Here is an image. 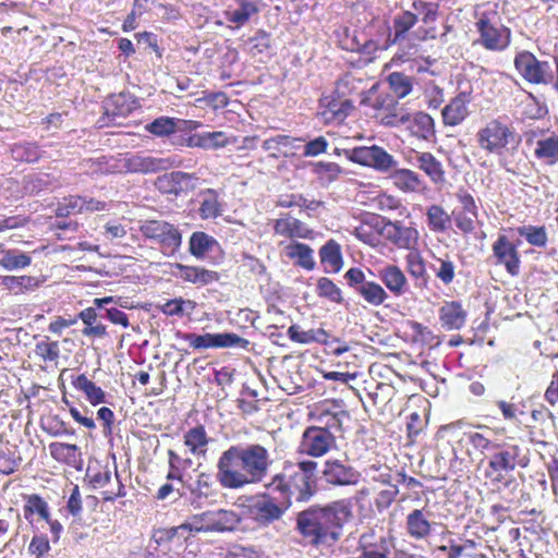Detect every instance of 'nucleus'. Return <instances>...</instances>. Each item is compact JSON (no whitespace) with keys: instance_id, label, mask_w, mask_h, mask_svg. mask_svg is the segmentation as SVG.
<instances>
[{"instance_id":"nucleus-44","label":"nucleus","mask_w":558,"mask_h":558,"mask_svg":"<svg viewBox=\"0 0 558 558\" xmlns=\"http://www.w3.org/2000/svg\"><path fill=\"white\" fill-rule=\"evenodd\" d=\"M43 282V279L28 275L1 277V286L15 295L34 291L38 289Z\"/></svg>"},{"instance_id":"nucleus-19","label":"nucleus","mask_w":558,"mask_h":558,"mask_svg":"<svg viewBox=\"0 0 558 558\" xmlns=\"http://www.w3.org/2000/svg\"><path fill=\"white\" fill-rule=\"evenodd\" d=\"M353 108L352 100L340 95L337 90L319 99V114L327 124L343 122Z\"/></svg>"},{"instance_id":"nucleus-52","label":"nucleus","mask_w":558,"mask_h":558,"mask_svg":"<svg viewBox=\"0 0 558 558\" xmlns=\"http://www.w3.org/2000/svg\"><path fill=\"white\" fill-rule=\"evenodd\" d=\"M10 153L15 161L27 163L37 162L43 156L39 145L34 142L15 143L11 146Z\"/></svg>"},{"instance_id":"nucleus-55","label":"nucleus","mask_w":558,"mask_h":558,"mask_svg":"<svg viewBox=\"0 0 558 558\" xmlns=\"http://www.w3.org/2000/svg\"><path fill=\"white\" fill-rule=\"evenodd\" d=\"M350 499L352 501V507L354 505L357 507V512L362 520L373 519L376 517L377 511L372 499V488L363 487L356 492L353 498Z\"/></svg>"},{"instance_id":"nucleus-6","label":"nucleus","mask_w":558,"mask_h":558,"mask_svg":"<svg viewBox=\"0 0 558 558\" xmlns=\"http://www.w3.org/2000/svg\"><path fill=\"white\" fill-rule=\"evenodd\" d=\"M473 26L477 35L473 44L486 51L504 52L512 43V31L496 9L476 11Z\"/></svg>"},{"instance_id":"nucleus-2","label":"nucleus","mask_w":558,"mask_h":558,"mask_svg":"<svg viewBox=\"0 0 558 558\" xmlns=\"http://www.w3.org/2000/svg\"><path fill=\"white\" fill-rule=\"evenodd\" d=\"M352 518L351 499H339L325 507L312 506L299 512L296 530L312 545L331 544L340 538L343 525Z\"/></svg>"},{"instance_id":"nucleus-12","label":"nucleus","mask_w":558,"mask_h":558,"mask_svg":"<svg viewBox=\"0 0 558 558\" xmlns=\"http://www.w3.org/2000/svg\"><path fill=\"white\" fill-rule=\"evenodd\" d=\"M178 337L186 342L195 350H205L210 348H242L246 349L250 341L233 332L225 333H204L197 335L193 332L179 333Z\"/></svg>"},{"instance_id":"nucleus-14","label":"nucleus","mask_w":558,"mask_h":558,"mask_svg":"<svg viewBox=\"0 0 558 558\" xmlns=\"http://www.w3.org/2000/svg\"><path fill=\"white\" fill-rule=\"evenodd\" d=\"M173 166L170 158H158L143 154H121V174H150L167 170Z\"/></svg>"},{"instance_id":"nucleus-27","label":"nucleus","mask_w":558,"mask_h":558,"mask_svg":"<svg viewBox=\"0 0 558 558\" xmlns=\"http://www.w3.org/2000/svg\"><path fill=\"white\" fill-rule=\"evenodd\" d=\"M433 525L424 509H413L405 517V534L416 542L427 541L433 534Z\"/></svg>"},{"instance_id":"nucleus-58","label":"nucleus","mask_w":558,"mask_h":558,"mask_svg":"<svg viewBox=\"0 0 558 558\" xmlns=\"http://www.w3.org/2000/svg\"><path fill=\"white\" fill-rule=\"evenodd\" d=\"M435 262L438 266H433L435 277L444 284L450 286L456 278V264L451 259L449 254H445L444 257H435Z\"/></svg>"},{"instance_id":"nucleus-15","label":"nucleus","mask_w":558,"mask_h":558,"mask_svg":"<svg viewBox=\"0 0 558 558\" xmlns=\"http://www.w3.org/2000/svg\"><path fill=\"white\" fill-rule=\"evenodd\" d=\"M383 229L384 239L399 250L411 251L420 246V231L412 225L385 218Z\"/></svg>"},{"instance_id":"nucleus-4","label":"nucleus","mask_w":558,"mask_h":558,"mask_svg":"<svg viewBox=\"0 0 558 558\" xmlns=\"http://www.w3.org/2000/svg\"><path fill=\"white\" fill-rule=\"evenodd\" d=\"M475 143L485 155L497 157L499 165L506 167V157L518 150L521 136L507 117L499 116L477 129Z\"/></svg>"},{"instance_id":"nucleus-54","label":"nucleus","mask_w":558,"mask_h":558,"mask_svg":"<svg viewBox=\"0 0 558 558\" xmlns=\"http://www.w3.org/2000/svg\"><path fill=\"white\" fill-rule=\"evenodd\" d=\"M392 180L395 185L403 192H416L424 183L418 173L405 168L396 170Z\"/></svg>"},{"instance_id":"nucleus-22","label":"nucleus","mask_w":558,"mask_h":558,"mask_svg":"<svg viewBox=\"0 0 558 558\" xmlns=\"http://www.w3.org/2000/svg\"><path fill=\"white\" fill-rule=\"evenodd\" d=\"M171 275L185 283L205 287L220 280V274L203 266L173 263L170 265Z\"/></svg>"},{"instance_id":"nucleus-16","label":"nucleus","mask_w":558,"mask_h":558,"mask_svg":"<svg viewBox=\"0 0 558 558\" xmlns=\"http://www.w3.org/2000/svg\"><path fill=\"white\" fill-rule=\"evenodd\" d=\"M336 442V437L324 428L308 426L303 432L299 452L313 458L325 456Z\"/></svg>"},{"instance_id":"nucleus-57","label":"nucleus","mask_w":558,"mask_h":558,"mask_svg":"<svg viewBox=\"0 0 558 558\" xmlns=\"http://www.w3.org/2000/svg\"><path fill=\"white\" fill-rule=\"evenodd\" d=\"M168 454V464L169 470L167 473L166 478L168 481H183V473L191 468L192 460L189 458H182L179 453H177L174 450L169 449L167 451Z\"/></svg>"},{"instance_id":"nucleus-41","label":"nucleus","mask_w":558,"mask_h":558,"mask_svg":"<svg viewBox=\"0 0 558 558\" xmlns=\"http://www.w3.org/2000/svg\"><path fill=\"white\" fill-rule=\"evenodd\" d=\"M49 452L53 460L72 468H77L82 462L81 449L74 444L51 442L49 444Z\"/></svg>"},{"instance_id":"nucleus-63","label":"nucleus","mask_w":558,"mask_h":558,"mask_svg":"<svg viewBox=\"0 0 558 558\" xmlns=\"http://www.w3.org/2000/svg\"><path fill=\"white\" fill-rule=\"evenodd\" d=\"M294 141L295 138L289 135L279 134L274 137L265 140L262 144V148L265 151H268L271 157L278 158L281 155H287L284 149H291Z\"/></svg>"},{"instance_id":"nucleus-31","label":"nucleus","mask_w":558,"mask_h":558,"mask_svg":"<svg viewBox=\"0 0 558 558\" xmlns=\"http://www.w3.org/2000/svg\"><path fill=\"white\" fill-rule=\"evenodd\" d=\"M85 173L92 177L121 174V154L117 156H100L82 161Z\"/></svg>"},{"instance_id":"nucleus-56","label":"nucleus","mask_w":558,"mask_h":558,"mask_svg":"<svg viewBox=\"0 0 558 558\" xmlns=\"http://www.w3.org/2000/svg\"><path fill=\"white\" fill-rule=\"evenodd\" d=\"M216 244V240L203 231L193 232L189 241V252L197 259L204 258L205 255Z\"/></svg>"},{"instance_id":"nucleus-36","label":"nucleus","mask_w":558,"mask_h":558,"mask_svg":"<svg viewBox=\"0 0 558 558\" xmlns=\"http://www.w3.org/2000/svg\"><path fill=\"white\" fill-rule=\"evenodd\" d=\"M415 162L417 168L422 170L434 184L445 182L446 171L444 166L432 153L416 151Z\"/></svg>"},{"instance_id":"nucleus-33","label":"nucleus","mask_w":558,"mask_h":558,"mask_svg":"<svg viewBox=\"0 0 558 558\" xmlns=\"http://www.w3.org/2000/svg\"><path fill=\"white\" fill-rule=\"evenodd\" d=\"M418 16L415 12L403 10L392 19L391 33L388 35L387 44L396 45L409 37L410 31L417 24Z\"/></svg>"},{"instance_id":"nucleus-7","label":"nucleus","mask_w":558,"mask_h":558,"mask_svg":"<svg viewBox=\"0 0 558 558\" xmlns=\"http://www.w3.org/2000/svg\"><path fill=\"white\" fill-rule=\"evenodd\" d=\"M138 232L143 241L157 247L165 256L175 255L182 245V231L178 225L165 219L140 220Z\"/></svg>"},{"instance_id":"nucleus-24","label":"nucleus","mask_w":558,"mask_h":558,"mask_svg":"<svg viewBox=\"0 0 558 558\" xmlns=\"http://www.w3.org/2000/svg\"><path fill=\"white\" fill-rule=\"evenodd\" d=\"M318 425L317 428H324L330 434L341 430L342 422L349 417V412L342 409L341 402L333 400L330 405L322 404L314 412Z\"/></svg>"},{"instance_id":"nucleus-20","label":"nucleus","mask_w":558,"mask_h":558,"mask_svg":"<svg viewBox=\"0 0 558 558\" xmlns=\"http://www.w3.org/2000/svg\"><path fill=\"white\" fill-rule=\"evenodd\" d=\"M412 9L417 16H422V25L413 32V38L418 41H426L437 37V28L434 25L438 17L439 4L425 0H413Z\"/></svg>"},{"instance_id":"nucleus-62","label":"nucleus","mask_w":558,"mask_h":558,"mask_svg":"<svg viewBox=\"0 0 558 558\" xmlns=\"http://www.w3.org/2000/svg\"><path fill=\"white\" fill-rule=\"evenodd\" d=\"M519 235L523 236L526 242L536 247H545L548 236L545 226H522L517 229Z\"/></svg>"},{"instance_id":"nucleus-39","label":"nucleus","mask_w":558,"mask_h":558,"mask_svg":"<svg viewBox=\"0 0 558 558\" xmlns=\"http://www.w3.org/2000/svg\"><path fill=\"white\" fill-rule=\"evenodd\" d=\"M405 121H409L408 130L412 136L423 141H430L435 136V122L428 113L418 111L411 118L405 116Z\"/></svg>"},{"instance_id":"nucleus-50","label":"nucleus","mask_w":558,"mask_h":558,"mask_svg":"<svg viewBox=\"0 0 558 558\" xmlns=\"http://www.w3.org/2000/svg\"><path fill=\"white\" fill-rule=\"evenodd\" d=\"M287 256L294 260V264L306 270H313L315 260L313 257V250L310 245L301 242H292L286 247Z\"/></svg>"},{"instance_id":"nucleus-10","label":"nucleus","mask_w":558,"mask_h":558,"mask_svg":"<svg viewBox=\"0 0 558 558\" xmlns=\"http://www.w3.org/2000/svg\"><path fill=\"white\" fill-rule=\"evenodd\" d=\"M344 279L350 288H352L360 298L371 306L387 305L389 294L380 283L366 280L364 271L359 267H351L344 274Z\"/></svg>"},{"instance_id":"nucleus-26","label":"nucleus","mask_w":558,"mask_h":558,"mask_svg":"<svg viewBox=\"0 0 558 558\" xmlns=\"http://www.w3.org/2000/svg\"><path fill=\"white\" fill-rule=\"evenodd\" d=\"M325 481L335 486L354 485L359 481V472L351 465H347L339 460H327L323 471Z\"/></svg>"},{"instance_id":"nucleus-46","label":"nucleus","mask_w":558,"mask_h":558,"mask_svg":"<svg viewBox=\"0 0 558 558\" xmlns=\"http://www.w3.org/2000/svg\"><path fill=\"white\" fill-rule=\"evenodd\" d=\"M534 157L547 166L558 162V134L553 133L547 137L536 141Z\"/></svg>"},{"instance_id":"nucleus-25","label":"nucleus","mask_w":558,"mask_h":558,"mask_svg":"<svg viewBox=\"0 0 558 558\" xmlns=\"http://www.w3.org/2000/svg\"><path fill=\"white\" fill-rule=\"evenodd\" d=\"M372 107L376 111L375 117L385 125L395 126L405 122V116L399 113L398 100L389 94L378 95L373 100Z\"/></svg>"},{"instance_id":"nucleus-9","label":"nucleus","mask_w":558,"mask_h":558,"mask_svg":"<svg viewBox=\"0 0 558 558\" xmlns=\"http://www.w3.org/2000/svg\"><path fill=\"white\" fill-rule=\"evenodd\" d=\"M513 65L518 74L529 84L548 85L554 80V71L548 61L539 60L529 50L515 53Z\"/></svg>"},{"instance_id":"nucleus-23","label":"nucleus","mask_w":558,"mask_h":558,"mask_svg":"<svg viewBox=\"0 0 558 558\" xmlns=\"http://www.w3.org/2000/svg\"><path fill=\"white\" fill-rule=\"evenodd\" d=\"M378 278L389 296H404L410 291V282L404 271L396 264H387L378 269Z\"/></svg>"},{"instance_id":"nucleus-45","label":"nucleus","mask_w":558,"mask_h":558,"mask_svg":"<svg viewBox=\"0 0 558 558\" xmlns=\"http://www.w3.org/2000/svg\"><path fill=\"white\" fill-rule=\"evenodd\" d=\"M404 262L410 277L426 287L429 280V275L427 272L426 262L418 247L409 251L404 257Z\"/></svg>"},{"instance_id":"nucleus-13","label":"nucleus","mask_w":558,"mask_h":558,"mask_svg":"<svg viewBox=\"0 0 558 558\" xmlns=\"http://www.w3.org/2000/svg\"><path fill=\"white\" fill-rule=\"evenodd\" d=\"M492 258L494 265L504 267L511 277H517L521 271V254L519 245L507 235L499 234L492 244Z\"/></svg>"},{"instance_id":"nucleus-34","label":"nucleus","mask_w":558,"mask_h":558,"mask_svg":"<svg viewBox=\"0 0 558 558\" xmlns=\"http://www.w3.org/2000/svg\"><path fill=\"white\" fill-rule=\"evenodd\" d=\"M469 102L470 99L466 93L462 92L454 96L441 111L444 124L448 126L461 124L469 116Z\"/></svg>"},{"instance_id":"nucleus-37","label":"nucleus","mask_w":558,"mask_h":558,"mask_svg":"<svg viewBox=\"0 0 558 558\" xmlns=\"http://www.w3.org/2000/svg\"><path fill=\"white\" fill-rule=\"evenodd\" d=\"M288 338L299 344H328L330 333L324 328L302 329L300 325L293 324L287 330Z\"/></svg>"},{"instance_id":"nucleus-35","label":"nucleus","mask_w":558,"mask_h":558,"mask_svg":"<svg viewBox=\"0 0 558 558\" xmlns=\"http://www.w3.org/2000/svg\"><path fill=\"white\" fill-rule=\"evenodd\" d=\"M210 438L204 425L198 424L187 429L183 435V442L189 452L196 458H205Z\"/></svg>"},{"instance_id":"nucleus-61","label":"nucleus","mask_w":558,"mask_h":558,"mask_svg":"<svg viewBox=\"0 0 558 558\" xmlns=\"http://www.w3.org/2000/svg\"><path fill=\"white\" fill-rule=\"evenodd\" d=\"M387 83L399 99L410 95L413 89V80L402 72L390 73L387 76Z\"/></svg>"},{"instance_id":"nucleus-64","label":"nucleus","mask_w":558,"mask_h":558,"mask_svg":"<svg viewBox=\"0 0 558 558\" xmlns=\"http://www.w3.org/2000/svg\"><path fill=\"white\" fill-rule=\"evenodd\" d=\"M132 110L133 107L129 101V97L122 93L112 95L106 105V113L113 117H126Z\"/></svg>"},{"instance_id":"nucleus-21","label":"nucleus","mask_w":558,"mask_h":558,"mask_svg":"<svg viewBox=\"0 0 558 558\" xmlns=\"http://www.w3.org/2000/svg\"><path fill=\"white\" fill-rule=\"evenodd\" d=\"M289 507L279 495L267 493L252 506L251 512L257 523L268 525L279 520Z\"/></svg>"},{"instance_id":"nucleus-29","label":"nucleus","mask_w":558,"mask_h":558,"mask_svg":"<svg viewBox=\"0 0 558 558\" xmlns=\"http://www.w3.org/2000/svg\"><path fill=\"white\" fill-rule=\"evenodd\" d=\"M179 123L184 125L183 130L185 131H193L201 126L199 121L180 120L177 118L162 116L156 118L150 123H147L145 125V131L157 137H169L179 130Z\"/></svg>"},{"instance_id":"nucleus-43","label":"nucleus","mask_w":558,"mask_h":558,"mask_svg":"<svg viewBox=\"0 0 558 558\" xmlns=\"http://www.w3.org/2000/svg\"><path fill=\"white\" fill-rule=\"evenodd\" d=\"M425 61V63L430 64L428 58H424L420 54V49L415 44H408L399 48V50L393 54L390 60L391 65H401L404 63H410V68L416 69L417 73H422L427 71L426 66H423L420 62Z\"/></svg>"},{"instance_id":"nucleus-11","label":"nucleus","mask_w":558,"mask_h":558,"mask_svg":"<svg viewBox=\"0 0 558 558\" xmlns=\"http://www.w3.org/2000/svg\"><path fill=\"white\" fill-rule=\"evenodd\" d=\"M191 521L195 533L226 532L235 530L241 518L233 510L219 509L194 515Z\"/></svg>"},{"instance_id":"nucleus-17","label":"nucleus","mask_w":558,"mask_h":558,"mask_svg":"<svg viewBox=\"0 0 558 558\" xmlns=\"http://www.w3.org/2000/svg\"><path fill=\"white\" fill-rule=\"evenodd\" d=\"M198 180L199 178L196 173L172 171L159 175L156 179L155 185L162 194L180 196L194 191L197 186Z\"/></svg>"},{"instance_id":"nucleus-51","label":"nucleus","mask_w":558,"mask_h":558,"mask_svg":"<svg viewBox=\"0 0 558 558\" xmlns=\"http://www.w3.org/2000/svg\"><path fill=\"white\" fill-rule=\"evenodd\" d=\"M2 254L0 258V266L4 270L13 271L25 269L32 264V256L29 253L21 252L19 250H4L0 251Z\"/></svg>"},{"instance_id":"nucleus-28","label":"nucleus","mask_w":558,"mask_h":558,"mask_svg":"<svg viewBox=\"0 0 558 558\" xmlns=\"http://www.w3.org/2000/svg\"><path fill=\"white\" fill-rule=\"evenodd\" d=\"M274 232L288 239H313L314 231L303 221L284 214L274 222Z\"/></svg>"},{"instance_id":"nucleus-32","label":"nucleus","mask_w":558,"mask_h":558,"mask_svg":"<svg viewBox=\"0 0 558 558\" xmlns=\"http://www.w3.org/2000/svg\"><path fill=\"white\" fill-rule=\"evenodd\" d=\"M385 217L373 216L369 219L363 220L355 227L353 234L363 243L376 247L380 244L384 238Z\"/></svg>"},{"instance_id":"nucleus-53","label":"nucleus","mask_w":558,"mask_h":558,"mask_svg":"<svg viewBox=\"0 0 558 558\" xmlns=\"http://www.w3.org/2000/svg\"><path fill=\"white\" fill-rule=\"evenodd\" d=\"M239 8L231 12H226V20L236 25V27L246 24L251 17L258 13L259 9L255 1L234 0Z\"/></svg>"},{"instance_id":"nucleus-30","label":"nucleus","mask_w":558,"mask_h":558,"mask_svg":"<svg viewBox=\"0 0 558 558\" xmlns=\"http://www.w3.org/2000/svg\"><path fill=\"white\" fill-rule=\"evenodd\" d=\"M439 322L446 330H459L465 323L468 312L460 301H446L438 310Z\"/></svg>"},{"instance_id":"nucleus-8","label":"nucleus","mask_w":558,"mask_h":558,"mask_svg":"<svg viewBox=\"0 0 558 558\" xmlns=\"http://www.w3.org/2000/svg\"><path fill=\"white\" fill-rule=\"evenodd\" d=\"M22 512L23 518L27 522L33 532H39L44 524H48L52 542H59L63 532L62 524L52 518L48 501L39 494H22Z\"/></svg>"},{"instance_id":"nucleus-3","label":"nucleus","mask_w":558,"mask_h":558,"mask_svg":"<svg viewBox=\"0 0 558 558\" xmlns=\"http://www.w3.org/2000/svg\"><path fill=\"white\" fill-rule=\"evenodd\" d=\"M317 462L302 460L284 461L281 470L265 485L268 493L279 495L286 505L307 501L316 492Z\"/></svg>"},{"instance_id":"nucleus-59","label":"nucleus","mask_w":558,"mask_h":558,"mask_svg":"<svg viewBox=\"0 0 558 558\" xmlns=\"http://www.w3.org/2000/svg\"><path fill=\"white\" fill-rule=\"evenodd\" d=\"M22 461V456L17 451L16 446L12 449L9 447L0 448V474L11 475L15 473Z\"/></svg>"},{"instance_id":"nucleus-47","label":"nucleus","mask_w":558,"mask_h":558,"mask_svg":"<svg viewBox=\"0 0 558 558\" xmlns=\"http://www.w3.org/2000/svg\"><path fill=\"white\" fill-rule=\"evenodd\" d=\"M201 204L198 215L202 219H216L222 214V204L219 201V194L214 189H206L201 192Z\"/></svg>"},{"instance_id":"nucleus-48","label":"nucleus","mask_w":558,"mask_h":558,"mask_svg":"<svg viewBox=\"0 0 558 558\" xmlns=\"http://www.w3.org/2000/svg\"><path fill=\"white\" fill-rule=\"evenodd\" d=\"M196 307L197 303L194 300L183 299L182 296L156 305V308L167 317L191 315Z\"/></svg>"},{"instance_id":"nucleus-5","label":"nucleus","mask_w":558,"mask_h":558,"mask_svg":"<svg viewBox=\"0 0 558 558\" xmlns=\"http://www.w3.org/2000/svg\"><path fill=\"white\" fill-rule=\"evenodd\" d=\"M487 464L484 477L493 485L506 482L508 475L518 469H525L530 464L529 449L523 447L515 438L500 439L490 454H485Z\"/></svg>"},{"instance_id":"nucleus-60","label":"nucleus","mask_w":558,"mask_h":558,"mask_svg":"<svg viewBox=\"0 0 558 558\" xmlns=\"http://www.w3.org/2000/svg\"><path fill=\"white\" fill-rule=\"evenodd\" d=\"M399 494L397 485H388L383 489H372V499L377 513L388 510Z\"/></svg>"},{"instance_id":"nucleus-42","label":"nucleus","mask_w":558,"mask_h":558,"mask_svg":"<svg viewBox=\"0 0 558 558\" xmlns=\"http://www.w3.org/2000/svg\"><path fill=\"white\" fill-rule=\"evenodd\" d=\"M71 384L77 390L84 393L85 399L93 407L99 405L106 402V392L90 380L85 374L71 376Z\"/></svg>"},{"instance_id":"nucleus-40","label":"nucleus","mask_w":558,"mask_h":558,"mask_svg":"<svg viewBox=\"0 0 558 558\" xmlns=\"http://www.w3.org/2000/svg\"><path fill=\"white\" fill-rule=\"evenodd\" d=\"M194 534L192 521H190L178 526L159 529L155 532L154 537L159 545L175 543L181 546Z\"/></svg>"},{"instance_id":"nucleus-38","label":"nucleus","mask_w":558,"mask_h":558,"mask_svg":"<svg viewBox=\"0 0 558 558\" xmlns=\"http://www.w3.org/2000/svg\"><path fill=\"white\" fill-rule=\"evenodd\" d=\"M425 220L430 232L444 234L451 228L452 215H450L441 205L430 204L426 207Z\"/></svg>"},{"instance_id":"nucleus-18","label":"nucleus","mask_w":558,"mask_h":558,"mask_svg":"<svg viewBox=\"0 0 558 558\" xmlns=\"http://www.w3.org/2000/svg\"><path fill=\"white\" fill-rule=\"evenodd\" d=\"M349 158L355 163L380 172H387L395 165L393 156L377 145L355 147Z\"/></svg>"},{"instance_id":"nucleus-49","label":"nucleus","mask_w":558,"mask_h":558,"mask_svg":"<svg viewBox=\"0 0 558 558\" xmlns=\"http://www.w3.org/2000/svg\"><path fill=\"white\" fill-rule=\"evenodd\" d=\"M320 263L329 271L337 272L343 265L340 244L333 240H328L319 250Z\"/></svg>"},{"instance_id":"nucleus-1","label":"nucleus","mask_w":558,"mask_h":558,"mask_svg":"<svg viewBox=\"0 0 558 558\" xmlns=\"http://www.w3.org/2000/svg\"><path fill=\"white\" fill-rule=\"evenodd\" d=\"M272 464L270 451L262 444L231 445L217 461V481L227 489L260 483Z\"/></svg>"}]
</instances>
